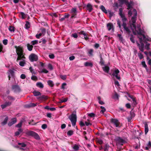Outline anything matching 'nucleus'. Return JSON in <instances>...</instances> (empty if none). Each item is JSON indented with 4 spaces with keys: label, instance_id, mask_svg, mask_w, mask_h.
Here are the masks:
<instances>
[{
    "label": "nucleus",
    "instance_id": "58836bf2",
    "mask_svg": "<svg viewBox=\"0 0 151 151\" xmlns=\"http://www.w3.org/2000/svg\"><path fill=\"white\" fill-rule=\"evenodd\" d=\"M73 132L72 130H70L67 133V135L69 136H70L73 134Z\"/></svg>",
    "mask_w": 151,
    "mask_h": 151
},
{
    "label": "nucleus",
    "instance_id": "473e14b6",
    "mask_svg": "<svg viewBox=\"0 0 151 151\" xmlns=\"http://www.w3.org/2000/svg\"><path fill=\"white\" fill-rule=\"evenodd\" d=\"M145 43V49L147 50H149L150 49V44L147 42Z\"/></svg>",
    "mask_w": 151,
    "mask_h": 151
},
{
    "label": "nucleus",
    "instance_id": "f704fd0d",
    "mask_svg": "<svg viewBox=\"0 0 151 151\" xmlns=\"http://www.w3.org/2000/svg\"><path fill=\"white\" fill-rule=\"evenodd\" d=\"M34 95L35 96H37L41 95L39 91H34L33 92Z\"/></svg>",
    "mask_w": 151,
    "mask_h": 151
},
{
    "label": "nucleus",
    "instance_id": "aec40b11",
    "mask_svg": "<svg viewBox=\"0 0 151 151\" xmlns=\"http://www.w3.org/2000/svg\"><path fill=\"white\" fill-rule=\"evenodd\" d=\"M118 36L119 39V40L121 41L122 43L124 44L125 42L123 38L122 35L120 34H118Z\"/></svg>",
    "mask_w": 151,
    "mask_h": 151
},
{
    "label": "nucleus",
    "instance_id": "f3484780",
    "mask_svg": "<svg viewBox=\"0 0 151 151\" xmlns=\"http://www.w3.org/2000/svg\"><path fill=\"white\" fill-rule=\"evenodd\" d=\"M71 12L72 13V15L71 16L72 18H73L75 16L76 14L77 11L76 8H73L72 9Z\"/></svg>",
    "mask_w": 151,
    "mask_h": 151
},
{
    "label": "nucleus",
    "instance_id": "c85d7f7f",
    "mask_svg": "<svg viewBox=\"0 0 151 151\" xmlns=\"http://www.w3.org/2000/svg\"><path fill=\"white\" fill-rule=\"evenodd\" d=\"M8 120V117H6L4 119V121L1 123V124L2 125H4L6 124Z\"/></svg>",
    "mask_w": 151,
    "mask_h": 151
},
{
    "label": "nucleus",
    "instance_id": "2f4dec72",
    "mask_svg": "<svg viewBox=\"0 0 151 151\" xmlns=\"http://www.w3.org/2000/svg\"><path fill=\"white\" fill-rule=\"evenodd\" d=\"M68 99L67 98H65L63 99H60L58 103H61L63 102H65L68 101Z\"/></svg>",
    "mask_w": 151,
    "mask_h": 151
},
{
    "label": "nucleus",
    "instance_id": "e433bc0d",
    "mask_svg": "<svg viewBox=\"0 0 151 151\" xmlns=\"http://www.w3.org/2000/svg\"><path fill=\"white\" fill-rule=\"evenodd\" d=\"M29 70L32 74H36V72L33 69V68L30 67L29 68Z\"/></svg>",
    "mask_w": 151,
    "mask_h": 151
},
{
    "label": "nucleus",
    "instance_id": "4468645a",
    "mask_svg": "<svg viewBox=\"0 0 151 151\" xmlns=\"http://www.w3.org/2000/svg\"><path fill=\"white\" fill-rule=\"evenodd\" d=\"M11 104V103L10 102H6L4 104L1 105V107L2 109H3L6 107L9 106Z\"/></svg>",
    "mask_w": 151,
    "mask_h": 151
},
{
    "label": "nucleus",
    "instance_id": "bf43d9fd",
    "mask_svg": "<svg viewBox=\"0 0 151 151\" xmlns=\"http://www.w3.org/2000/svg\"><path fill=\"white\" fill-rule=\"evenodd\" d=\"M130 40H131V41L133 43H135V40L134 38V37L132 36L130 38Z\"/></svg>",
    "mask_w": 151,
    "mask_h": 151
},
{
    "label": "nucleus",
    "instance_id": "dca6fc26",
    "mask_svg": "<svg viewBox=\"0 0 151 151\" xmlns=\"http://www.w3.org/2000/svg\"><path fill=\"white\" fill-rule=\"evenodd\" d=\"M107 27L108 30L110 31L112 30L114 31V28L113 24L111 23H109L107 24Z\"/></svg>",
    "mask_w": 151,
    "mask_h": 151
},
{
    "label": "nucleus",
    "instance_id": "69168bd1",
    "mask_svg": "<svg viewBox=\"0 0 151 151\" xmlns=\"http://www.w3.org/2000/svg\"><path fill=\"white\" fill-rule=\"evenodd\" d=\"M48 68L51 70H52L53 69V67H52V66L50 64H49L48 65Z\"/></svg>",
    "mask_w": 151,
    "mask_h": 151
},
{
    "label": "nucleus",
    "instance_id": "412c9836",
    "mask_svg": "<svg viewBox=\"0 0 151 151\" xmlns=\"http://www.w3.org/2000/svg\"><path fill=\"white\" fill-rule=\"evenodd\" d=\"M36 85L37 86L41 88H42L44 87L43 84L41 82H37V83Z\"/></svg>",
    "mask_w": 151,
    "mask_h": 151
},
{
    "label": "nucleus",
    "instance_id": "ea45409f",
    "mask_svg": "<svg viewBox=\"0 0 151 151\" xmlns=\"http://www.w3.org/2000/svg\"><path fill=\"white\" fill-rule=\"evenodd\" d=\"M129 97L132 99L133 101L134 104V105L136 104V102L135 99L132 96H129Z\"/></svg>",
    "mask_w": 151,
    "mask_h": 151
},
{
    "label": "nucleus",
    "instance_id": "774afa93",
    "mask_svg": "<svg viewBox=\"0 0 151 151\" xmlns=\"http://www.w3.org/2000/svg\"><path fill=\"white\" fill-rule=\"evenodd\" d=\"M98 142L100 144H102L103 143V141H102V140L101 139H99L98 140Z\"/></svg>",
    "mask_w": 151,
    "mask_h": 151
},
{
    "label": "nucleus",
    "instance_id": "b1692460",
    "mask_svg": "<svg viewBox=\"0 0 151 151\" xmlns=\"http://www.w3.org/2000/svg\"><path fill=\"white\" fill-rule=\"evenodd\" d=\"M87 7L89 12H91L92 11V6L90 4H88L87 5Z\"/></svg>",
    "mask_w": 151,
    "mask_h": 151
},
{
    "label": "nucleus",
    "instance_id": "393cba45",
    "mask_svg": "<svg viewBox=\"0 0 151 151\" xmlns=\"http://www.w3.org/2000/svg\"><path fill=\"white\" fill-rule=\"evenodd\" d=\"M133 5V2L132 1H130L129 3H128L127 4V9H131L132 8V6Z\"/></svg>",
    "mask_w": 151,
    "mask_h": 151
},
{
    "label": "nucleus",
    "instance_id": "5701e85b",
    "mask_svg": "<svg viewBox=\"0 0 151 151\" xmlns=\"http://www.w3.org/2000/svg\"><path fill=\"white\" fill-rule=\"evenodd\" d=\"M142 66H143V67L145 68L147 71L148 72V69L147 65H146L145 64V61H142Z\"/></svg>",
    "mask_w": 151,
    "mask_h": 151
},
{
    "label": "nucleus",
    "instance_id": "a878e982",
    "mask_svg": "<svg viewBox=\"0 0 151 151\" xmlns=\"http://www.w3.org/2000/svg\"><path fill=\"white\" fill-rule=\"evenodd\" d=\"M148 131V126L147 124H145V134H146Z\"/></svg>",
    "mask_w": 151,
    "mask_h": 151
},
{
    "label": "nucleus",
    "instance_id": "a19ab883",
    "mask_svg": "<svg viewBox=\"0 0 151 151\" xmlns=\"http://www.w3.org/2000/svg\"><path fill=\"white\" fill-rule=\"evenodd\" d=\"M100 108L102 109L101 111V112L104 113L106 111V109L103 106H101Z\"/></svg>",
    "mask_w": 151,
    "mask_h": 151
},
{
    "label": "nucleus",
    "instance_id": "79ce46f5",
    "mask_svg": "<svg viewBox=\"0 0 151 151\" xmlns=\"http://www.w3.org/2000/svg\"><path fill=\"white\" fill-rule=\"evenodd\" d=\"M138 56L140 60L142 59L143 58V56L142 53L140 52L138 53Z\"/></svg>",
    "mask_w": 151,
    "mask_h": 151
},
{
    "label": "nucleus",
    "instance_id": "7ed1b4c3",
    "mask_svg": "<svg viewBox=\"0 0 151 151\" xmlns=\"http://www.w3.org/2000/svg\"><path fill=\"white\" fill-rule=\"evenodd\" d=\"M15 47L16 49V52L18 55L17 60H22V61L19 63V65L20 66L23 67L25 64L26 63L25 58L24 55L22 48L19 46L17 47V46H15Z\"/></svg>",
    "mask_w": 151,
    "mask_h": 151
},
{
    "label": "nucleus",
    "instance_id": "20e7f679",
    "mask_svg": "<svg viewBox=\"0 0 151 151\" xmlns=\"http://www.w3.org/2000/svg\"><path fill=\"white\" fill-rule=\"evenodd\" d=\"M68 118L70 121L72 126H75L77 121L76 111H74L72 114L68 116Z\"/></svg>",
    "mask_w": 151,
    "mask_h": 151
},
{
    "label": "nucleus",
    "instance_id": "72a5a7b5",
    "mask_svg": "<svg viewBox=\"0 0 151 151\" xmlns=\"http://www.w3.org/2000/svg\"><path fill=\"white\" fill-rule=\"evenodd\" d=\"M40 70L39 71L40 73H47L48 72V71L45 69H40Z\"/></svg>",
    "mask_w": 151,
    "mask_h": 151
},
{
    "label": "nucleus",
    "instance_id": "13d9d810",
    "mask_svg": "<svg viewBox=\"0 0 151 151\" xmlns=\"http://www.w3.org/2000/svg\"><path fill=\"white\" fill-rule=\"evenodd\" d=\"M71 36L75 38H77L78 37L76 33L72 34Z\"/></svg>",
    "mask_w": 151,
    "mask_h": 151
},
{
    "label": "nucleus",
    "instance_id": "c756f323",
    "mask_svg": "<svg viewBox=\"0 0 151 151\" xmlns=\"http://www.w3.org/2000/svg\"><path fill=\"white\" fill-rule=\"evenodd\" d=\"M27 47L28 50L29 51H31L32 50V49L33 46L32 45H30L29 44H27Z\"/></svg>",
    "mask_w": 151,
    "mask_h": 151
},
{
    "label": "nucleus",
    "instance_id": "8fccbe9b",
    "mask_svg": "<svg viewBox=\"0 0 151 151\" xmlns=\"http://www.w3.org/2000/svg\"><path fill=\"white\" fill-rule=\"evenodd\" d=\"M92 125V123L91 122H87L86 121L85 122V125L88 126H91Z\"/></svg>",
    "mask_w": 151,
    "mask_h": 151
},
{
    "label": "nucleus",
    "instance_id": "9d476101",
    "mask_svg": "<svg viewBox=\"0 0 151 151\" xmlns=\"http://www.w3.org/2000/svg\"><path fill=\"white\" fill-rule=\"evenodd\" d=\"M126 23H124L122 24V26L124 28V31H125V32L128 34H129L130 33V31L129 28L126 26Z\"/></svg>",
    "mask_w": 151,
    "mask_h": 151
},
{
    "label": "nucleus",
    "instance_id": "49530a36",
    "mask_svg": "<svg viewBox=\"0 0 151 151\" xmlns=\"http://www.w3.org/2000/svg\"><path fill=\"white\" fill-rule=\"evenodd\" d=\"M25 28L28 29L29 27L30 24L28 22H27L25 24Z\"/></svg>",
    "mask_w": 151,
    "mask_h": 151
},
{
    "label": "nucleus",
    "instance_id": "bb28decb",
    "mask_svg": "<svg viewBox=\"0 0 151 151\" xmlns=\"http://www.w3.org/2000/svg\"><path fill=\"white\" fill-rule=\"evenodd\" d=\"M47 83L48 85L51 87H52L54 85L53 81L51 80H50L48 81Z\"/></svg>",
    "mask_w": 151,
    "mask_h": 151
},
{
    "label": "nucleus",
    "instance_id": "4be33fe9",
    "mask_svg": "<svg viewBox=\"0 0 151 151\" xmlns=\"http://www.w3.org/2000/svg\"><path fill=\"white\" fill-rule=\"evenodd\" d=\"M22 132V130L21 128H19L18 129V131L15 132V135L16 136H17L19 135L20 133Z\"/></svg>",
    "mask_w": 151,
    "mask_h": 151
},
{
    "label": "nucleus",
    "instance_id": "de8ad7c7",
    "mask_svg": "<svg viewBox=\"0 0 151 151\" xmlns=\"http://www.w3.org/2000/svg\"><path fill=\"white\" fill-rule=\"evenodd\" d=\"M119 14L120 16L124 15L123 14V10L122 8L119 9Z\"/></svg>",
    "mask_w": 151,
    "mask_h": 151
},
{
    "label": "nucleus",
    "instance_id": "1a4fd4ad",
    "mask_svg": "<svg viewBox=\"0 0 151 151\" xmlns=\"http://www.w3.org/2000/svg\"><path fill=\"white\" fill-rule=\"evenodd\" d=\"M139 41L140 44H139V43L137 42V45L138 46L139 49L140 50L141 52H143L144 50V45L143 43V41H141V40Z\"/></svg>",
    "mask_w": 151,
    "mask_h": 151
},
{
    "label": "nucleus",
    "instance_id": "2eb2a0df",
    "mask_svg": "<svg viewBox=\"0 0 151 151\" xmlns=\"http://www.w3.org/2000/svg\"><path fill=\"white\" fill-rule=\"evenodd\" d=\"M17 122V119L16 118L12 119L10 121H9L8 123V125L9 126H12L14 124Z\"/></svg>",
    "mask_w": 151,
    "mask_h": 151
},
{
    "label": "nucleus",
    "instance_id": "9b49d317",
    "mask_svg": "<svg viewBox=\"0 0 151 151\" xmlns=\"http://www.w3.org/2000/svg\"><path fill=\"white\" fill-rule=\"evenodd\" d=\"M12 89L15 92H19L20 91V89L19 86L17 85L13 86H12Z\"/></svg>",
    "mask_w": 151,
    "mask_h": 151
},
{
    "label": "nucleus",
    "instance_id": "a18cd8bd",
    "mask_svg": "<svg viewBox=\"0 0 151 151\" xmlns=\"http://www.w3.org/2000/svg\"><path fill=\"white\" fill-rule=\"evenodd\" d=\"M119 95L116 93H114V95L113 96V98L114 99H119Z\"/></svg>",
    "mask_w": 151,
    "mask_h": 151
},
{
    "label": "nucleus",
    "instance_id": "39448f33",
    "mask_svg": "<svg viewBox=\"0 0 151 151\" xmlns=\"http://www.w3.org/2000/svg\"><path fill=\"white\" fill-rule=\"evenodd\" d=\"M28 134L30 136L34 137L36 139H40L39 135L36 133L32 131H30L28 132Z\"/></svg>",
    "mask_w": 151,
    "mask_h": 151
},
{
    "label": "nucleus",
    "instance_id": "e2e57ef3",
    "mask_svg": "<svg viewBox=\"0 0 151 151\" xmlns=\"http://www.w3.org/2000/svg\"><path fill=\"white\" fill-rule=\"evenodd\" d=\"M66 85V83H63L62 85L61 88L63 89L65 88V86Z\"/></svg>",
    "mask_w": 151,
    "mask_h": 151
},
{
    "label": "nucleus",
    "instance_id": "f03ea898",
    "mask_svg": "<svg viewBox=\"0 0 151 151\" xmlns=\"http://www.w3.org/2000/svg\"><path fill=\"white\" fill-rule=\"evenodd\" d=\"M128 14L129 16L133 15L130 21V26L132 31L134 32V30L137 28L135 26V23L137 19V12L135 9L132 8L129 11Z\"/></svg>",
    "mask_w": 151,
    "mask_h": 151
},
{
    "label": "nucleus",
    "instance_id": "37998d69",
    "mask_svg": "<svg viewBox=\"0 0 151 151\" xmlns=\"http://www.w3.org/2000/svg\"><path fill=\"white\" fill-rule=\"evenodd\" d=\"M20 15H21V18L22 19H24L26 17V15L23 12H20Z\"/></svg>",
    "mask_w": 151,
    "mask_h": 151
},
{
    "label": "nucleus",
    "instance_id": "a211bd4d",
    "mask_svg": "<svg viewBox=\"0 0 151 151\" xmlns=\"http://www.w3.org/2000/svg\"><path fill=\"white\" fill-rule=\"evenodd\" d=\"M24 121H25V120L24 119H22V120H21V121H20V122H19V123L18 124L16 125V127H18V128H20V127H22V123L23 122H24Z\"/></svg>",
    "mask_w": 151,
    "mask_h": 151
},
{
    "label": "nucleus",
    "instance_id": "c9c22d12",
    "mask_svg": "<svg viewBox=\"0 0 151 151\" xmlns=\"http://www.w3.org/2000/svg\"><path fill=\"white\" fill-rule=\"evenodd\" d=\"M73 148L75 150L77 151L78 150V149L79 148V147L78 145H75L73 147Z\"/></svg>",
    "mask_w": 151,
    "mask_h": 151
},
{
    "label": "nucleus",
    "instance_id": "f257e3e1",
    "mask_svg": "<svg viewBox=\"0 0 151 151\" xmlns=\"http://www.w3.org/2000/svg\"><path fill=\"white\" fill-rule=\"evenodd\" d=\"M134 35H137L138 37L139 40L146 42L147 41H151V38L148 36H145L144 34L145 32L143 30L141 29L140 26L138 25L137 28L134 29V32L132 31Z\"/></svg>",
    "mask_w": 151,
    "mask_h": 151
},
{
    "label": "nucleus",
    "instance_id": "7c9ffc66",
    "mask_svg": "<svg viewBox=\"0 0 151 151\" xmlns=\"http://www.w3.org/2000/svg\"><path fill=\"white\" fill-rule=\"evenodd\" d=\"M100 9L101 10L105 13L107 14V11L105 7L103 6H101L100 7Z\"/></svg>",
    "mask_w": 151,
    "mask_h": 151
},
{
    "label": "nucleus",
    "instance_id": "603ef678",
    "mask_svg": "<svg viewBox=\"0 0 151 151\" xmlns=\"http://www.w3.org/2000/svg\"><path fill=\"white\" fill-rule=\"evenodd\" d=\"M40 98L42 99H45V100H46L47 99L48 97L47 96H45V95H42L40 96Z\"/></svg>",
    "mask_w": 151,
    "mask_h": 151
},
{
    "label": "nucleus",
    "instance_id": "6e6d98bb",
    "mask_svg": "<svg viewBox=\"0 0 151 151\" xmlns=\"http://www.w3.org/2000/svg\"><path fill=\"white\" fill-rule=\"evenodd\" d=\"M88 115L91 117H94L95 116V114L93 113L88 114Z\"/></svg>",
    "mask_w": 151,
    "mask_h": 151
},
{
    "label": "nucleus",
    "instance_id": "6ab92c4d",
    "mask_svg": "<svg viewBox=\"0 0 151 151\" xmlns=\"http://www.w3.org/2000/svg\"><path fill=\"white\" fill-rule=\"evenodd\" d=\"M84 65L86 66H90L92 67L93 66V63L90 62H86L84 63Z\"/></svg>",
    "mask_w": 151,
    "mask_h": 151
},
{
    "label": "nucleus",
    "instance_id": "423d86ee",
    "mask_svg": "<svg viewBox=\"0 0 151 151\" xmlns=\"http://www.w3.org/2000/svg\"><path fill=\"white\" fill-rule=\"evenodd\" d=\"M29 58L30 61L32 62L37 61L38 59L37 56L34 54H31L29 57Z\"/></svg>",
    "mask_w": 151,
    "mask_h": 151
},
{
    "label": "nucleus",
    "instance_id": "338daca9",
    "mask_svg": "<svg viewBox=\"0 0 151 151\" xmlns=\"http://www.w3.org/2000/svg\"><path fill=\"white\" fill-rule=\"evenodd\" d=\"M20 78L22 79H24L26 78V76L24 74H22L20 76Z\"/></svg>",
    "mask_w": 151,
    "mask_h": 151
},
{
    "label": "nucleus",
    "instance_id": "0eeeda50",
    "mask_svg": "<svg viewBox=\"0 0 151 151\" xmlns=\"http://www.w3.org/2000/svg\"><path fill=\"white\" fill-rule=\"evenodd\" d=\"M111 122L116 127H120V123L117 119H111Z\"/></svg>",
    "mask_w": 151,
    "mask_h": 151
},
{
    "label": "nucleus",
    "instance_id": "3c124183",
    "mask_svg": "<svg viewBox=\"0 0 151 151\" xmlns=\"http://www.w3.org/2000/svg\"><path fill=\"white\" fill-rule=\"evenodd\" d=\"M109 146L107 145H106L104 147V151H108L109 148Z\"/></svg>",
    "mask_w": 151,
    "mask_h": 151
},
{
    "label": "nucleus",
    "instance_id": "6e6552de",
    "mask_svg": "<svg viewBox=\"0 0 151 151\" xmlns=\"http://www.w3.org/2000/svg\"><path fill=\"white\" fill-rule=\"evenodd\" d=\"M119 71L118 69H115L113 71L112 75L113 76H115L117 79L119 80L120 78V77L119 76Z\"/></svg>",
    "mask_w": 151,
    "mask_h": 151
},
{
    "label": "nucleus",
    "instance_id": "09e8293b",
    "mask_svg": "<svg viewBox=\"0 0 151 151\" xmlns=\"http://www.w3.org/2000/svg\"><path fill=\"white\" fill-rule=\"evenodd\" d=\"M31 79L32 80H34V81H36L37 80V76H34V75H33L31 77Z\"/></svg>",
    "mask_w": 151,
    "mask_h": 151
},
{
    "label": "nucleus",
    "instance_id": "c03bdc74",
    "mask_svg": "<svg viewBox=\"0 0 151 151\" xmlns=\"http://www.w3.org/2000/svg\"><path fill=\"white\" fill-rule=\"evenodd\" d=\"M38 40H37L32 41L31 42V43L32 44V45H34L35 44H37L38 43Z\"/></svg>",
    "mask_w": 151,
    "mask_h": 151
},
{
    "label": "nucleus",
    "instance_id": "5fc2aeb1",
    "mask_svg": "<svg viewBox=\"0 0 151 151\" xmlns=\"http://www.w3.org/2000/svg\"><path fill=\"white\" fill-rule=\"evenodd\" d=\"M3 43L4 45H6L8 43V40L7 39L4 40L3 41Z\"/></svg>",
    "mask_w": 151,
    "mask_h": 151
},
{
    "label": "nucleus",
    "instance_id": "052dcab7",
    "mask_svg": "<svg viewBox=\"0 0 151 151\" xmlns=\"http://www.w3.org/2000/svg\"><path fill=\"white\" fill-rule=\"evenodd\" d=\"M42 35V34L41 33L37 34L36 35V37L37 38L39 39L40 38V37Z\"/></svg>",
    "mask_w": 151,
    "mask_h": 151
},
{
    "label": "nucleus",
    "instance_id": "0e129e2a",
    "mask_svg": "<svg viewBox=\"0 0 151 151\" xmlns=\"http://www.w3.org/2000/svg\"><path fill=\"white\" fill-rule=\"evenodd\" d=\"M60 78L63 80H65L66 79V76L65 75H61L60 76Z\"/></svg>",
    "mask_w": 151,
    "mask_h": 151
},
{
    "label": "nucleus",
    "instance_id": "4d7b16f0",
    "mask_svg": "<svg viewBox=\"0 0 151 151\" xmlns=\"http://www.w3.org/2000/svg\"><path fill=\"white\" fill-rule=\"evenodd\" d=\"M9 29L11 32H14V27L11 26L9 27Z\"/></svg>",
    "mask_w": 151,
    "mask_h": 151
},
{
    "label": "nucleus",
    "instance_id": "864d4df0",
    "mask_svg": "<svg viewBox=\"0 0 151 151\" xmlns=\"http://www.w3.org/2000/svg\"><path fill=\"white\" fill-rule=\"evenodd\" d=\"M18 144L19 145H21L22 147H24L26 146V145L24 143H18Z\"/></svg>",
    "mask_w": 151,
    "mask_h": 151
},
{
    "label": "nucleus",
    "instance_id": "4c0bfd02",
    "mask_svg": "<svg viewBox=\"0 0 151 151\" xmlns=\"http://www.w3.org/2000/svg\"><path fill=\"white\" fill-rule=\"evenodd\" d=\"M121 17L122 18V21L123 22V23H125V22L127 20V19L125 17L124 15L122 16H121Z\"/></svg>",
    "mask_w": 151,
    "mask_h": 151
},
{
    "label": "nucleus",
    "instance_id": "cd10ccee",
    "mask_svg": "<svg viewBox=\"0 0 151 151\" xmlns=\"http://www.w3.org/2000/svg\"><path fill=\"white\" fill-rule=\"evenodd\" d=\"M103 69L104 72L107 73L108 72L109 70V68L108 66H105L103 68Z\"/></svg>",
    "mask_w": 151,
    "mask_h": 151
},
{
    "label": "nucleus",
    "instance_id": "f8f14e48",
    "mask_svg": "<svg viewBox=\"0 0 151 151\" xmlns=\"http://www.w3.org/2000/svg\"><path fill=\"white\" fill-rule=\"evenodd\" d=\"M8 78L9 80L10 79L11 77H12L14 75V69H10L8 71Z\"/></svg>",
    "mask_w": 151,
    "mask_h": 151
},
{
    "label": "nucleus",
    "instance_id": "ddd939ff",
    "mask_svg": "<svg viewBox=\"0 0 151 151\" xmlns=\"http://www.w3.org/2000/svg\"><path fill=\"white\" fill-rule=\"evenodd\" d=\"M79 34L80 35H83L84 36V39L86 40H87L88 39V37L87 34L84 31H81L80 32H79Z\"/></svg>",
    "mask_w": 151,
    "mask_h": 151
},
{
    "label": "nucleus",
    "instance_id": "680f3d73",
    "mask_svg": "<svg viewBox=\"0 0 151 151\" xmlns=\"http://www.w3.org/2000/svg\"><path fill=\"white\" fill-rule=\"evenodd\" d=\"M79 124L81 127H83L85 126V123H84L82 121H81L79 123Z\"/></svg>",
    "mask_w": 151,
    "mask_h": 151
}]
</instances>
